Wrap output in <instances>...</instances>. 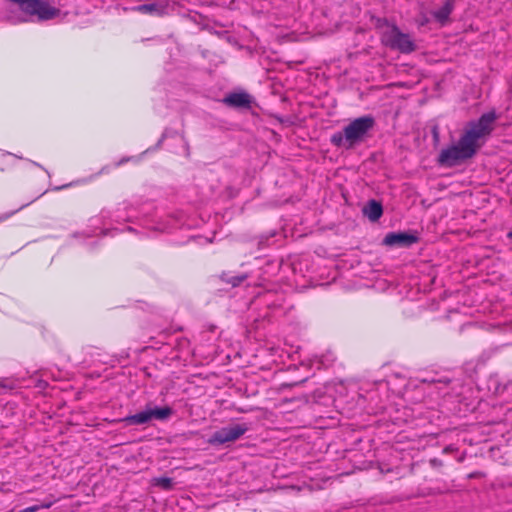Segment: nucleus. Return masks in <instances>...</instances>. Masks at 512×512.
Listing matches in <instances>:
<instances>
[{
	"instance_id": "f257e3e1",
	"label": "nucleus",
	"mask_w": 512,
	"mask_h": 512,
	"mask_svg": "<svg viewBox=\"0 0 512 512\" xmlns=\"http://www.w3.org/2000/svg\"><path fill=\"white\" fill-rule=\"evenodd\" d=\"M498 116L494 110L469 121L458 142L442 149L437 162L443 167H454L473 158L495 129Z\"/></svg>"
},
{
	"instance_id": "f03ea898",
	"label": "nucleus",
	"mask_w": 512,
	"mask_h": 512,
	"mask_svg": "<svg viewBox=\"0 0 512 512\" xmlns=\"http://www.w3.org/2000/svg\"><path fill=\"white\" fill-rule=\"evenodd\" d=\"M375 120L372 116L366 115L352 120L342 131L334 133L331 143L342 149H352L362 143L374 127Z\"/></svg>"
},
{
	"instance_id": "7ed1b4c3",
	"label": "nucleus",
	"mask_w": 512,
	"mask_h": 512,
	"mask_svg": "<svg viewBox=\"0 0 512 512\" xmlns=\"http://www.w3.org/2000/svg\"><path fill=\"white\" fill-rule=\"evenodd\" d=\"M16 5L21 12L19 16H11L13 23L28 22L34 18L37 21H47L60 15V10L52 6L49 0H8Z\"/></svg>"
},
{
	"instance_id": "20e7f679",
	"label": "nucleus",
	"mask_w": 512,
	"mask_h": 512,
	"mask_svg": "<svg viewBox=\"0 0 512 512\" xmlns=\"http://www.w3.org/2000/svg\"><path fill=\"white\" fill-rule=\"evenodd\" d=\"M381 42L391 50L409 54L416 50V44L411 36L403 33L396 25H386L381 34Z\"/></svg>"
},
{
	"instance_id": "39448f33",
	"label": "nucleus",
	"mask_w": 512,
	"mask_h": 512,
	"mask_svg": "<svg viewBox=\"0 0 512 512\" xmlns=\"http://www.w3.org/2000/svg\"><path fill=\"white\" fill-rule=\"evenodd\" d=\"M172 414V410L169 407L163 408H147L146 410L139 412L135 415L126 417L124 421L130 425H142L150 422L153 419L164 420Z\"/></svg>"
},
{
	"instance_id": "423d86ee",
	"label": "nucleus",
	"mask_w": 512,
	"mask_h": 512,
	"mask_svg": "<svg viewBox=\"0 0 512 512\" xmlns=\"http://www.w3.org/2000/svg\"><path fill=\"white\" fill-rule=\"evenodd\" d=\"M248 427L245 424H234L224 427L216 431L209 442L211 444H225L234 442L239 439L246 431Z\"/></svg>"
},
{
	"instance_id": "0eeeda50",
	"label": "nucleus",
	"mask_w": 512,
	"mask_h": 512,
	"mask_svg": "<svg viewBox=\"0 0 512 512\" xmlns=\"http://www.w3.org/2000/svg\"><path fill=\"white\" fill-rule=\"evenodd\" d=\"M417 240L418 236L414 233L397 232L387 234L383 243L387 246L408 247L413 243H416Z\"/></svg>"
},
{
	"instance_id": "6e6552de",
	"label": "nucleus",
	"mask_w": 512,
	"mask_h": 512,
	"mask_svg": "<svg viewBox=\"0 0 512 512\" xmlns=\"http://www.w3.org/2000/svg\"><path fill=\"white\" fill-rule=\"evenodd\" d=\"M133 10L142 14L163 16L169 13L170 2L168 0H156L152 3L138 5Z\"/></svg>"
},
{
	"instance_id": "1a4fd4ad",
	"label": "nucleus",
	"mask_w": 512,
	"mask_h": 512,
	"mask_svg": "<svg viewBox=\"0 0 512 512\" xmlns=\"http://www.w3.org/2000/svg\"><path fill=\"white\" fill-rule=\"evenodd\" d=\"M223 102L230 107L249 108L251 96L246 92L231 93L223 99Z\"/></svg>"
},
{
	"instance_id": "9d476101",
	"label": "nucleus",
	"mask_w": 512,
	"mask_h": 512,
	"mask_svg": "<svg viewBox=\"0 0 512 512\" xmlns=\"http://www.w3.org/2000/svg\"><path fill=\"white\" fill-rule=\"evenodd\" d=\"M363 214L371 222H376L383 214V208L380 202L370 200L362 209Z\"/></svg>"
},
{
	"instance_id": "9b49d317",
	"label": "nucleus",
	"mask_w": 512,
	"mask_h": 512,
	"mask_svg": "<svg viewBox=\"0 0 512 512\" xmlns=\"http://www.w3.org/2000/svg\"><path fill=\"white\" fill-rule=\"evenodd\" d=\"M453 8V0H447L439 9L433 12V16L440 23H444L448 20Z\"/></svg>"
},
{
	"instance_id": "f8f14e48",
	"label": "nucleus",
	"mask_w": 512,
	"mask_h": 512,
	"mask_svg": "<svg viewBox=\"0 0 512 512\" xmlns=\"http://www.w3.org/2000/svg\"><path fill=\"white\" fill-rule=\"evenodd\" d=\"M121 209L117 208L116 210L103 209L100 213L102 221H111L119 223L121 221H129L130 218H124L121 215Z\"/></svg>"
},
{
	"instance_id": "ddd939ff",
	"label": "nucleus",
	"mask_w": 512,
	"mask_h": 512,
	"mask_svg": "<svg viewBox=\"0 0 512 512\" xmlns=\"http://www.w3.org/2000/svg\"><path fill=\"white\" fill-rule=\"evenodd\" d=\"M156 484L164 489H170L172 487V479L160 478L157 480Z\"/></svg>"
},
{
	"instance_id": "4468645a",
	"label": "nucleus",
	"mask_w": 512,
	"mask_h": 512,
	"mask_svg": "<svg viewBox=\"0 0 512 512\" xmlns=\"http://www.w3.org/2000/svg\"><path fill=\"white\" fill-rule=\"evenodd\" d=\"M129 160H130V158H123V159H121V160L117 163V166L122 165V164L126 163V162H127V161H129Z\"/></svg>"
},
{
	"instance_id": "2eb2a0df",
	"label": "nucleus",
	"mask_w": 512,
	"mask_h": 512,
	"mask_svg": "<svg viewBox=\"0 0 512 512\" xmlns=\"http://www.w3.org/2000/svg\"><path fill=\"white\" fill-rule=\"evenodd\" d=\"M7 218H8V215L1 216L0 221H5V220H7Z\"/></svg>"
},
{
	"instance_id": "dca6fc26",
	"label": "nucleus",
	"mask_w": 512,
	"mask_h": 512,
	"mask_svg": "<svg viewBox=\"0 0 512 512\" xmlns=\"http://www.w3.org/2000/svg\"><path fill=\"white\" fill-rule=\"evenodd\" d=\"M42 507H44V508H49V507H50V504H44V505H42Z\"/></svg>"
},
{
	"instance_id": "f3484780",
	"label": "nucleus",
	"mask_w": 512,
	"mask_h": 512,
	"mask_svg": "<svg viewBox=\"0 0 512 512\" xmlns=\"http://www.w3.org/2000/svg\"><path fill=\"white\" fill-rule=\"evenodd\" d=\"M434 137H435V138H437V137H438V133H437V131H436V130L434 131Z\"/></svg>"
},
{
	"instance_id": "a211bd4d",
	"label": "nucleus",
	"mask_w": 512,
	"mask_h": 512,
	"mask_svg": "<svg viewBox=\"0 0 512 512\" xmlns=\"http://www.w3.org/2000/svg\"><path fill=\"white\" fill-rule=\"evenodd\" d=\"M7 155L8 156H13V154H11V153H8ZM14 157H16V155H14ZM17 158H18V156H17ZM19 159H21V157H19Z\"/></svg>"
},
{
	"instance_id": "6ab92c4d",
	"label": "nucleus",
	"mask_w": 512,
	"mask_h": 512,
	"mask_svg": "<svg viewBox=\"0 0 512 512\" xmlns=\"http://www.w3.org/2000/svg\"><path fill=\"white\" fill-rule=\"evenodd\" d=\"M508 236L512 238V231L508 233Z\"/></svg>"
}]
</instances>
